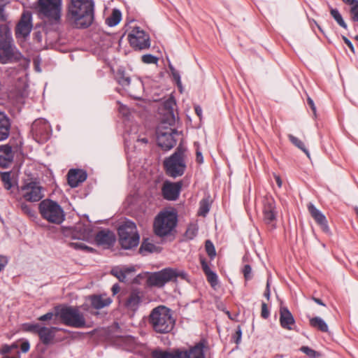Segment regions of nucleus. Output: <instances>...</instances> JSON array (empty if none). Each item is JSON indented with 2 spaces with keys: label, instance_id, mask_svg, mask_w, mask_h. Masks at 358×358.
<instances>
[{
  "label": "nucleus",
  "instance_id": "1",
  "mask_svg": "<svg viewBox=\"0 0 358 358\" xmlns=\"http://www.w3.org/2000/svg\"><path fill=\"white\" fill-rule=\"evenodd\" d=\"M94 0H70L66 20L74 28L86 29L94 22Z\"/></svg>",
  "mask_w": 358,
  "mask_h": 358
},
{
  "label": "nucleus",
  "instance_id": "2",
  "mask_svg": "<svg viewBox=\"0 0 358 358\" xmlns=\"http://www.w3.org/2000/svg\"><path fill=\"white\" fill-rule=\"evenodd\" d=\"M89 306L84 303L80 306H62L55 307V315L66 326L73 328L90 327L84 313L81 311L88 310Z\"/></svg>",
  "mask_w": 358,
  "mask_h": 358
},
{
  "label": "nucleus",
  "instance_id": "3",
  "mask_svg": "<svg viewBox=\"0 0 358 358\" xmlns=\"http://www.w3.org/2000/svg\"><path fill=\"white\" fill-rule=\"evenodd\" d=\"M148 322L152 329L159 334L171 332L176 324V319L173 316L172 310L162 305L151 310Z\"/></svg>",
  "mask_w": 358,
  "mask_h": 358
},
{
  "label": "nucleus",
  "instance_id": "4",
  "mask_svg": "<svg viewBox=\"0 0 358 358\" xmlns=\"http://www.w3.org/2000/svg\"><path fill=\"white\" fill-rule=\"evenodd\" d=\"M175 122L176 117L174 113L173 110H169L166 120H163L157 127V143L159 147L165 150H169L173 148L177 142L176 137H178L180 135V134L175 129L166 126V124L172 126Z\"/></svg>",
  "mask_w": 358,
  "mask_h": 358
},
{
  "label": "nucleus",
  "instance_id": "5",
  "mask_svg": "<svg viewBox=\"0 0 358 358\" xmlns=\"http://www.w3.org/2000/svg\"><path fill=\"white\" fill-rule=\"evenodd\" d=\"M178 222L177 214L173 211L163 210L155 217L153 223L155 234L159 237L166 236L173 231Z\"/></svg>",
  "mask_w": 358,
  "mask_h": 358
},
{
  "label": "nucleus",
  "instance_id": "6",
  "mask_svg": "<svg viewBox=\"0 0 358 358\" xmlns=\"http://www.w3.org/2000/svg\"><path fill=\"white\" fill-rule=\"evenodd\" d=\"M119 243L124 250H130L137 247L139 244L140 236L138 233L136 224L130 220L122 223L117 229Z\"/></svg>",
  "mask_w": 358,
  "mask_h": 358
},
{
  "label": "nucleus",
  "instance_id": "7",
  "mask_svg": "<svg viewBox=\"0 0 358 358\" xmlns=\"http://www.w3.org/2000/svg\"><path fill=\"white\" fill-rule=\"evenodd\" d=\"M36 8L39 15L52 24H58L61 20L62 0H38Z\"/></svg>",
  "mask_w": 358,
  "mask_h": 358
},
{
  "label": "nucleus",
  "instance_id": "8",
  "mask_svg": "<svg viewBox=\"0 0 358 358\" xmlns=\"http://www.w3.org/2000/svg\"><path fill=\"white\" fill-rule=\"evenodd\" d=\"M39 212L43 219L59 224L65 220V213L61 206L51 199H44L39 204Z\"/></svg>",
  "mask_w": 358,
  "mask_h": 358
},
{
  "label": "nucleus",
  "instance_id": "9",
  "mask_svg": "<svg viewBox=\"0 0 358 358\" xmlns=\"http://www.w3.org/2000/svg\"><path fill=\"white\" fill-rule=\"evenodd\" d=\"M164 166L167 173L173 178L182 176L185 170V149L181 146L177 148L176 152L165 159Z\"/></svg>",
  "mask_w": 358,
  "mask_h": 358
},
{
  "label": "nucleus",
  "instance_id": "10",
  "mask_svg": "<svg viewBox=\"0 0 358 358\" xmlns=\"http://www.w3.org/2000/svg\"><path fill=\"white\" fill-rule=\"evenodd\" d=\"M204 345L198 343L187 350H176L169 352L161 350H156L152 352L153 358H205Z\"/></svg>",
  "mask_w": 358,
  "mask_h": 358
},
{
  "label": "nucleus",
  "instance_id": "11",
  "mask_svg": "<svg viewBox=\"0 0 358 358\" xmlns=\"http://www.w3.org/2000/svg\"><path fill=\"white\" fill-rule=\"evenodd\" d=\"M180 275H183V273L173 268H164L151 274L147 280V284L150 287H162L166 283Z\"/></svg>",
  "mask_w": 358,
  "mask_h": 358
},
{
  "label": "nucleus",
  "instance_id": "12",
  "mask_svg": "<svg viewBox=\"0 0 358 358\" xmlns=\"http://www.w3.org/2000/svg\"><path fill=\"white\" fill-rule=\"evenodd\" d=\"M130 45L136 50L148 49L150 46L148 34L138 27H134L128 34Z\"/></svg>",
  "mask_w": 358,
  "mask_h": 358
},
{
  "label": "nucleus",
  "instance_id": "13",
  "mask_svg": "<svg viewBox=\"0 0 358 358\" xmlns=\"http://www.w3.org/2000/svg\"><path fill=\"white\" fill-rule=\"evenodd\" d=\"M31 131L34 138L38 143L46 142L52 132L49 123L43 118L37 119L32 123Z\"/></svg>",
  "mask_w": 358,
  "mask_h": 358
},
{
  "label": "nucleus",
  "instance_id": "14",
  "mask_svg": "<svg viewBox=\"0 0 358 358\" xmlns=\"http://www.w3.org/2000/svg\"><path fill=\"white\" fill-rule=\"evenodd\" d=\"M144 292L141 289L131 290L122 301L123 308L128 313H136L144 300Z\"/></svg>",
  "mask_w": 358,
  "mask_h": 358
},
{
  "label": "nucleus",
  "instance_id": "15",
  "mask_svg": "<svg viewBox=\"0 0 358 358\" xmlns=\"http://www.w3.org/2000/svg\"><path fill=\"white\" fill-rule=\"evenodd\" d=\"M22 197L27 201L36 202L43 196V188L38 182H29L21 188Z\"/></svg>",
  "mask_w": 358,
  "mask_h": 358
},
{
  "label": "nucleus",
  "instance_id": "16",
  "mask_svg": "<svg viewBox=\"0 0 358 358\" xmlns=\"http://www.w3.org/2000/svg\"><path fill=\"white\" fill-rule=\"evenodd\" d=\"M22 57L13 42L0 45V62L2 64L16 62Z\"/></svg>",
  "mask_w": 358,
  "mask_h": 358
},
{
  "label": "nucleus",
  "instance_id": "17",
  "mask_svg": "<svg viewBox=\"0 0 358 358\" xmlns=\"http://www.w3.org/2000/svg\"><path fill=\"white\" fill-rule=\"evenodd\" d=\"M33 27L32 15L30 12H24L15 28V36L17 38L27 37Z\"/></svg>",
  "mask_w": 358,
  "mask_h": 358
},
{
  "label": "nucleus",
  "instance_id": "18",
  "mask_svg": "<svg viewBox=\"0 0 358 358\" xmlns=\"http://www.w3.org/2000/svg\"><path fill=\"white\" fill-rule=\"evenodd\" d=\"M263 220L271 229L275 228L276 210L275 202L271 197L266 198L264 201Z\"/></svg>",
  "mask_w": 358,
  "mask_h": 358
},
{
  "label": "nucleus",
  "instance_id": "19",
  "mask_svg": "<svg viewBox=\"0 0 358 358\" xmlns=\"http://www.w3.org/2000/svg\"><path fill=\"white\" fill-rule=\"evenodd\" d=\"M181 187L182 184L180 182H172L166 181L162 188V195L166 200L175 201L179 196Z\"/></svg>",
  "mask_w": 358,
  "mask_h": 358
},
{
  "label": "nucleus",
  "instance_id": "20",
  "mask_svg": "<svg viewBox=\"0 0 358 358\" xmlns=\"http://www.w3.org/2000/svg\"><path fill=\"white\" fill-rule=\"evenodd\" d=\"M62 330L55 327H45L41 325L38 336L41 343L45 345H48L52 343L55 338L56 331ZM64 331L66 330L63 329Z\"/></svg>",
  "mask_w": 358,
  "mask_h": 358
},
{
  "label": "nucleus",
  "instance_id": "21",
  "mask_svg": "<svg viewBox=\"0 0 358 358\" xmlns=\"http://www.w3.org/2000/svg\"><path fill=\"white\" fill-rule=\"evenodd\" d=\"M95 241L99 245H101L104 248H109L114 245L116 236L110 230H101L96 235Z\"/></svg>",
  "mask_w": 358,
  "mask_h": 358
},
{
  "label": "nucleus",
  "instance_id": "22",
  "mask_svg": "<svg viewBox=\"0 0 358 358\" xmlns=\"http://www.w3.org/2000/svg\"><path fill=\"white\" fill-rule=\"evenodd\" d=\"M91 306L94 309L100 310L109 306L113 300L106 294H94L88 296Z\"/></svg>",
  "mask_w": 358,
  "mask_h": 358
},
{
  "label": "nucleus",
  "instance_id": "23",
  "mask_svg": "<svg viewBox=\"0 0 358 358\" xmlns=\"http://www.w3.org/2000/svg\"><path fill=\"white\" fill-rule=\"evenodd\" d=\"M308 209L311 216L314 218L316 222L321 227L322 229L324 232L329 233L330 230L324 215L311 203H308Z\"/></svg>",
  "mask_w": 358,
  "mask_h": 358
},
{
  "label": "nucleus",
  "instance_id": "24",
  "mask_svg": "<svg viewBox=\"0 0 358 358\" xmlns=\"http://www.w3.org/2000/svg\"><path fill=\"white\" fill-rule=\"evenodd\" d=\"M280 323L283 329L292 330L295 320L291 312L287 307L280 306Z\"/></svg>",
  "mask_w": 358,
  "mask_h": 358
},
{
  "label": "nucleus",
  "instance_id": "25",
  "mask_svg": "<svg viewBox=\"0 0 358 358\" xmlns=\"http://www.w3.org/2000/svg\"><path fill=\"white\" fill-rule=\"evenodd\" d=\"M14 154L9 145L0 146V166L6 168L13 160Z\"/></svg>",
  "mask_w": 358,
  "mask_h": 358
},
{
  "label": "nucleus",
  "instance_id": "26",
  "mask_svg": "<svg viewBox=\"0 0 358 358\" xmlns=\"http://www.w3.org/2000/svg\"><path fill=\"white\" fill-rule=\"evenodd\" d=\"M87 178V174L81 170L71 169L68 173V182L71 187H76Z\"/></svg>",
  "mask_w": 358,
  "mask_h": 358
},
{
  "label": "nucleus",
  "instance_id": "27",
  "mask_svg": "<svg viewBox=\"0 0 358 358\" xmlns=\"http://www.w3.org/2000/svg\"><path fill=\"white\" fill-rule=\"evenodd\" d=\"M10 122L4 113L0 112V141L8 138L10 134Z\"/></svg>",
  "mask_w": 358,
  "mask_h": 358
},
{
  "label": "nucleus",
  "instance_id": "28",
  "mask_svg": "<svg viewBox=\"0 0 358 358\" xmlns=\"http://www.w3.org/2000/svg\"><path fill=\"white\" fill-rule=\"evenodd\" d=\"M13 42L10 29L6 24L0 25V45Z\"/></svg>",
  "mask_w": 358,
  "mask_h": 358
},
{
  "label": "nucleus",
  "instance_id": "29",
  "mask_svg": "<svg viewBox=\"0 0 358 358\" xmlns=\"http://www.w3.org/2000/svg\"><path fill=\"white\" fill-rule=\"evenodd\" d=\"M310 324L313 327H314L322 332H327L329 330L327 324L325 322V321L323 319H322L320 317H315L310 318Z\"/></svg>",
  "mask_w": 358,
  "mask_h": 358
},
{
  "label": "nucleus",
  "instance_id": "30",
  "mask_svg": "<svg viewBox=\"0 0 358 358\" xmlns=\"http://www.w3.org/2000/svg\"><path fill=\"white\" fill-rule=\"evenodd\" d=\"M121 17V12L119 10L114 9L111 15L106 19V23L109 27H115L120 22Z\"/></svg>",
  "mask_w": 358,
  "mask_h": 358
},
{
  "label": "nucleus",
  "instance_id": "31",
  "mask_svg": "<svg viewBox=\"0 0 358 358\" xmlns=\"http://www.w3.org/2000/svg\"><path fill=\"white\" fill-rule=\"evenodd\" d=\"M117 83L123 87L127 88L130 85V77L127 76L123 70H118L115 76Z\"/></svg>",
  "mask_w": 358,
  "mask_h": 358
},
{
  "label": "nucleus",
  "instance_id": "32",
  "mask_svg": "<svg viewBox=\"0 0 358 358\" xmlns=\"http://www.w3.org/2000/svg\"><path fill=\"white\" fill-rule=\"evenodd\" d=\"M289 140L293 143L296 147L301 150L306 155L309 157L310 154L308 150L306 148L303 143L297 137L293 136L292 134L288 135Z\"/></svg>",
  "mask_w": 358,
  "mask_h": 358
},
{
  "label": "nucleus",
  "instance_id": "33",
  "mask_svg": "<svg viewBox=\"0 0 358 358\" xmlns=\"http://www.w3.org/2000/svg\"><path fill=\"white\" fill-rule=\"evenodd\" d=\"M198 230H199V227H198L197 224H196V223L190 224L188 226V227L186 230L185 234L186 238H187L189 240H192L197 235Z\"/></svg>",
  "mask_w": 358,
  "mask_h": 358
},
{
  "label": "nucleus",
  "instance_id": "34",
  "mask_svg": "<svg viewBox=\"0 0 358 358\" xmlns=\"http://www.w3.org/2000/svg\"><path fill=\"white\" fill-rule=\"evenodd\" d=\"M330 13L333 18L336 21V22L343 28L347 29V24L343 19L342 15L339 13V11L336 8H331L330 10Z\"/></svg>",
  "mask_w": 358,
  "mask_h": 358
},
{
  "label": "nucleus",
  "instance_id": "35",
  "mask_svg": "<svg viewBox=\"0 0 358 358\" xmlns=\"http://www.w3.org/2000/svg\"><path fill=\"white\" fill-rule=\"evenodd\" d=\"M210 210V204L207 199H202L199 203L198 215L205 217Z\"/></svg>",
  "mask_w": 358,
  "mask_h": 358
},
{
  "label": "nucleus",
  "instance_id": "36",
  "mask_svg": "<svg viewBox=\"0 0 358 358\" xmlns=\"http://www.w3.org/2000/svg\"><path fill=\"white\" fill-rule=\"evenodd\" d=\"M1 178L2 182H3V186L5 189L8 190L10 189L13 186L11 182L10 172L7 171L1 173Z\"/></svg>",
  "mask_w": 358,
  "mask_h": 358
},
{
  "label": "nucleus",
  "instance_id": "37",
  "mask_svg": "<svg viewBox=\"0 0 358 358\" xmlns=\"http://www.w3.org/2000/svg\"><path fill=\"white\" fill-rule=\"evenodd\" d=\"M41 325V324L38 323H24L22 325V329L27 332H31L38 334Z\"/></svg>",
  "mask_w": 358,
  "mask_h": 358
},
{
  "label": "nucleus",
  "instance_id": "38",
  "mask_svg": "<svg viewBox=\"0 0 358 358\" xmlns=\"http://www.w3.org/2000/svg\"><path fill=\"white\" fill-rule=\"evenodd\" d=\"M111 273L121 282H125L127 280L125 271H123L122 268L118 267L114 268L111 270Z\"/></svg>",
  "mask_w": 358,
  "mask_h": 358
},
{
  "label": "nucleus",
  "instance_id": "39",
  "mask_svg": "<svg viewBox=\"0 0 358 358\" xmlns=\"http://www.w3.org/2000/svg\"><path fill=\"white\" fill-rule=\"evenodd\" d=\"M20 208L21 210L29 217H34L35 212L31 205L23 201L20 203Z\"/></svg>",
  "mask_w": 358,
  "mask_h": 358
},
{
  "label": "nucleus",
  "instance_id": "40",
  "mask_svg": "<svg viewBox=\"0 0 358 358\" xmlns=\"http://www.w3.org/2000/svg\"><path fill=\"white\" fill-rule=\"evenodd\" d=\"M206 252L207 254L208 255V256L210 257V258H213L216 253H215V247L213 244V243L208 240L206 241Z\"/></svg>",
  "mask_w": 358,
  "mask_h": 358
},
{
  "label": "nucleus",
  "instance_id": "41",
  "mask_svg": "<svg viewBox=\"0 0 358 358\" xmlns=\"http://www.w3.org/2000/svg\"><path fill=\"white\" fill-rule=\"evenodd\" d=\"M206 275L212 287H215L217 284V275L214 271H211L206 273Z\"/></svg>",
  "mask_w": 358,
  "mask_h": 358
},
{
  "label": "nucleus",
  "instance_id": "42",
  "mask_svg": "<svg viewBox=\"0 0 358 358\" xmlns=\"http://www.w3.org/2000/svg\"><path fill=\"white\" fill-rule=\"evenodd\" d=\"M142 62L145 64H157L158 58L152 55L147 54L142 56Z\"/></svg>",
  "mask_w": 358,
  "mask_h": 358
},
{
  "label": "nucleus",
  "instance_id": "43",
  "mask_svg": "<svg viewBox=\"0 0 358 358\" xmlns=\"http://www.w3.org/2000/svg\"><path fill=\"white\" fill-rule=\"evenodd\" d=\"M173 79L176 81L178 87H182L180 73L173 67H170Z\"/></svg>",
  "mask_w": 358,
  "mask_h": 358
},
{
  "label": "nucleus",
  "instance_id": "44",
  "mask_svg": "<svg viewBox=\"0 0 358 358\" xmlns=\"http://www.w3.org/2000/svg\"><path fill=\"white\" fill-rule=\"evenodd\" d=\"M155 248V246L154 244L150 243L143 242L141 246L140 250L141 252H143L144 250V251H148V252H153Z\"/></svg>",
  "mask_w": 358,
  "mask_h": 358
},
{
  "label": "nucleus",
  "instance_id": "45",
  "mask_svg": "<svg viewBox=\"0 0 358 358\" xmlns=\"http://www.w3.org/2000/svg\"><path fill=\"white\" fill-rule=\"evenodd\" d=\"M243 273L246 280L252 278V268L250 265L246 264L244 266Z\"/></svg>",
  "mask_w": 358,
  "mask_h": 358
},
{
  "label": "nucleus",
  "instance_id": "46",
  "mask_svg": "<svg viewBox=\"0 0 358 358\" xmlns=\"http://www.w3.org/2000/svg\"><path fill=\"white\" fill-rule=\"evenodd\" d=\"M54 316H56L55 315V312L53 313V312H48L43 315H41L38 318V320L40 321V322H45V321H48V320H51Z\"/></svg>",
  "mask_w": 358,
  "mask_h": 358
},
{
  "label": "nucleus",
  "instance_id": "47",
  "mask_svg": "<svg viewBox=\"0 0 358 358\" xmlns=\"http://www.w3.org/2000/svg\"><path fill=\"white\" fill-rule=\"evenodd\" d=\"M71 245L75 249H80V250H87V251H92L93 250V249L92 248L88 247L87 245H85L83 243H72Z\"/></svg>",
  "mask_w": 358,
  "mask_h": 358
},
{
  "label": "nucleus",
  "instance_id": "48",
  "mask_svg": "<svg viewBox=\"0 0 358 358\" xmlns=\"http://www.w3.org/2000/svg\"><path fill=\"white\" fill-rule=\"evenodd\" d=\"M301 350L310 357H314L316 355V352L308 346L301 347Z\"/></svg>",
  "mask_w": 358,
  "mask_h": 358
},
{
  "label": "nucleus",
  "instance_id": "49",
  "mask_svg": "<svg viewBox=\"0 0 358 358\" xmlns=\"http://www.w3.org/2000/svg\"><path fill=\"white\" fill-rule=\"evenodd\" d=\"M20 349H21L22 352H23V353H27V352H29V350L30 349L29 341L26 339L22 340L21 345H20Z\"/></svg>",
  "mask_w": 358,
  "mask_h": 358
},
{
  "label": "nucleus",
  "instance_id": "50",
  "mask_svg": "<svg viewBox=\"0 0 358 358\" xmlns=\"http://www.w3.org/2000/svg\"><path fill=\"white\" fill-rule=\"evenodd\" d=\"M242 331L240 326L238 327L235 334L233 336V339L236 344H238L241 341Z\"/></svg>",
  "mask_w": 358,
  "mask_h": 358
},
{
  "label": "nucleus",
  "instance_id": "51",
  "mask_svg": "<svg viewBox=\"0 0 358 358\" xmlns=\"http://www.w3.org/2000/svg\"><path fill=\"white\" fill-rule=\"evenodd\" d=\"M117 104L119 105V107H118L119 112L121 114H122V115L127 116L129 113V108L126 106L122 104L120 101H117Z\"/></svg>",
  "mask_w": 358,
  "mask_h": 358
},
{
  "label": "nucleus",
  "instance_id": "52",
  "mask_svg": "<svg viewBox=\"0 0 358 358\" xmlns=\"http://www.w3.org/2000/svg\"><path fill=\"white\" fill-rule=\"evenodd\" d=\"M352 20L358 22V1L351 8Z\"/></svg>",
  "mask_w": 358,
  "mask_h": 358
},
{
  "label": "nucleus",
  "instance_id": "53",
  "mask_svg": "<svg viewBox=\"0 0 358 358\" xmlns=\"http://www.w3.org/2000/svg\"><path fill=\"white\" fill-rule=\"evenodd\" d=\"M270 313L268 309L267 305L263 302L262 303V312L261 315L263 318L266 319L269 317Z\"/></svg>",
  "mask_w": 358,
  "mask_h": 358
},
{
  "label": "nucleus",
  "instance_id": "54",
  "mask_svg": "<svg viewBox=\"0 0 358 358\" xmlns=\"http://www.w3.org/2000/svg\"><path fill=\"white\" fill-rule=\"evenodd\" d=\"M8 263V257L5 255H0V272L2 271Z\"/></svg>",
  "mask_w": 358,
  "mask_h": 358
},
{
  "label": "nucleus",
  "instance_id": "55",
  "mask_svg": "<svg viewBox=\"0 0 358 358\" xmlns=\"http://www.w3.org/2000/svg\"><path fill=\"white\" fill-rule=\"evenodd\" d=\"M7 2V0H0V20H3L4 18L3 10Z\"/></svg>",
  "mask_w": 358,
  "mask_h": 358
},
{
  "label": "nucleus",
  "instance_id": "56",
  "mask_svg": "<svg viewBox=\"0 0 358 358\" xmlns=\"http://www.w3.org/2000/svg\"><path fill=\"white\" fill-rule=\"evenodd\" d=\"M11 351V349H10V347L9 345H3L1 350H0V353L1 354H3V355H5V354H8L10 353Z\"/></svg>",
  "mask_w": 358,
  "mask_h": 358
},
{
  "label": "nucleus",
  "instance_id": "57",
  "mask_svg": "<svg viewBox=\"0 0 358 358\" xmlns=\"http://www.w3.org/2000/svg\"><path fill=\"white\" fill-rule=\"evenodd\" d=\"M201 266H202V268H203V271L205 273V274L212 271L210 268V267L208 265V264L206 262H204V261L201 262Z\"/></svg>",
  "mask_w": 358,
  "mask_h": 358
},
{
  "label": "nucleus",
  "instance_id": "58",
  "mask_svg": "<svg viewBox=\"0 0 358 358\" xmlns=\"http://www.w3.org/2000/svg\"><path fill=\"white\" fill-rule=\"evenodd\" d=\"M307 101H308V103L310 106V107L311 108L313 113L315 115V113H316V107H315V106L314 104L313 101L310 97L308 98Z\"/></svg>",
  "mask_w": 358,
  "mask_h": 358
},
{
  "label": "nucleus",
  "instance_id": "59",
  "mask_svg": "<svg viewBox=\"0 0 358 358\" xmlns=\"http://www.w3.org/2000/svg\"><path fill=\"white\" fill-rule=\"evenodd\" d=\"M120 287L118 284H115L113 285L111 290L113 295L117 294L120 292Z\"/></svg>",
  "mask_w": 358,
  "mask_h": 358
},
{
  "label": "nucleus",
  "instance_id": "60",
  "mask_svg": "<svg viewBox=\"0 0 358 358\" xmlns=\"http://www.w3.org/2000/svg\"><path fill=\"white\" fill-rule=\"evenodd\" d=\"M195 113L199 116V118L201 117L202 115V108L199 106H196L194 107Z\"/></svg>",
  "mask_w": 358,
  "mask_h": 358
},
{
  "label": "nucleus",
  "instance_id": "61",
  "mask_svg": "<svg viewBox=\"0 0 358 358\" xmlns=\"http://www.w3.org/2000/svg\"><path fill=\"white\" fill-rule=\"evenodd\" d=\"M343 40L345 44L350 48V50H353L354 47L352 42L346 37H343Z\"/></svg>",
  "mask_w": 358,
  "mask_h": 358
},
{
  "label": "nucleus",
  "instance_id": "62",
  "mask_svg": "<svg viewBox=\"0 0 358 358\" xmlns=\"http://www.w3.org/2000/svg\"><path fill=\"white\" fill-rule=\"evenodd\" d=\"M264 296L267 299H269V298H270V289H269V282H268V281L267 282L266 289V291L264 292Z\"/></svg>",
  "mask_w": 358,
  "mask_h": 358
},
{
  "label": "nucleus",
  "instance_id": "63",
  "mask_svg": "<svg viewBox=\"0 0 358 358\" xmlns=\"http://www.w3.org/2000/svg\"><path fill=\"white\" fill-rule=\"evenodd\" d=\"M196 161L199 164H201L203 162L202 154L200 152H196Z\"/></svg>",
  "mask_w": 358,
  "mask_h": 358
},
{
  "label": "nucleus",
  "instance_id": "64",
  "mask_svg": "<svg viewBox=\"0 0 358 358\" xmlns=\"http://www.w3.org/2000/svg\"><path fill=\"white\" fill-rule=\"evenodd\" d=\"M122 269H123V271H125L126 275H127L129 273L134 271V267H127V268H124Z\"/></svg>",
  "mask_w": 358,
  "mask_h": 358
}]
</instances>
